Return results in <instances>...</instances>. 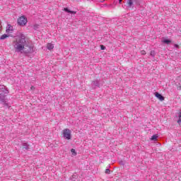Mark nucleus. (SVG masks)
<instances>
[{
	"label": "nucleus",
	"instance_id": "23",
	"mask_svg": "<svg viewBox=\"0 0 181 181\" xmlns=\"http://www.w3.org/2000/svg\"><path fill=\"white\" fill-rule=\"evenodd\" d=\"M11 31V29H9V28H7L6 29V32L8 33V32H10Z\"/></svg>",
	"mask_w": 181,
	"mask_h": 181
},
{
	"label": "nucleus",
	"instance_id": "14",
	"mask_svg": "<svg viewBox=\"0 0 181 181\" xmlns=\"http://www.w3.org/2000/svg\"><path fill=\"white\" fill-rule=\"evenodd\" d=\"M71 152L72 155H74V156H76V155H77V152H76V149H74V148H71Z\"/></svg>",
	"mask_w": 181,
	"mask_h": 181
},
{
	"label": "nucleus",
	"instance_id": "27",
	"mask_svg": "<svg viewBox=\"0 0 181 181\" xmlns=\"http://www.w3.org/2000/svg\"><path fill=\"white\" fill-rule=\"evenodd\" d=\"M1 28H2V25H1V21H0V33H1Z\"/></svg>",
	"mask_w": 181,
	"mask_h": 181
},
{
	"label": "nucleus",
	"instance_id": "31",
	"mask_svg": "<svg viewBox=\"0 0 181 181\" xmlns=\"http://www.w3.org/2000/svg\"><path fill=\"white\" fill-rule=\"evenodd\" d=\"M109 168H111V165H109Z\"/></svg>",
	"mask_w": 181,
	"mask_h": 181
},
{
	"label": "nucleus",
	"instance_id": "12",
	"mask_svg": "<svg viewBox=\"0 0 181 181\" xmlns=\"http://www.w3.org/2000/svg\"><path fill=\"white\" fill-rule=\"evenodd\" d=\"M54 47V46L52 43H48L47 45V49H48V50H52V49H53Z\"/></svg>",
	"mask_w": 181,
	"mask_h": 181
},
{
	"label": "nucleus",
	"instance_id": "24",
	"mask_svg": "<svg viewBox=\"0 0 181 181\" xmlns=\"http://www.w3.org/2000/svg\"><path fill=\"white\" fill-rule=\"evenodd\" d=\"M30 90H35V86H31Z\"/></svg>",
	"mask_w": 181,
	"mask_h": 181
},
{
	"label": "nucleus",
	"instance_id": "4",
	"mask_svg": "<svg viewBox=\"0 0 181 181\" xmlns=\"http://www.w3.org/2000/svg\"><path fill=\"white\" fill-rule=\"evenodd\" d=\"M62 135L64 139H67V141H70L71 139V130L70 129H65L62 131Z\"/></svg>",
	"mask_w": 181,
	"mask_h": 181
},
{
	"label": "nucleus",
	"instance_id": "25",
	"mask_svg": "<svg viewBox=\"0 0 181 181\" xmlns=\"http://www.w3.org/2000/svg\"><path fill=\"white\" fill-rule=\"evenodd\" d=\"M177 90H181V86H177Z\"/></svg>",
	"mask_w": 181,
	"mask_h": 181
},
{
	"label": "nucleus",
	"instance_id": "3",
	"mask_svg": "<svg viewBox=\"0 0 181 181\" xmlns=\"http://www.w3.org/2000/svg\"><path fill=\"white\" fill-rule=\"evenodd\" d=\"M18 26H26L28 23V18L25 16H22L17 19Z\"/></svg>",
	"mask_w": 181,
	"mask_h": 181
},
{
	"label": "nucleus",
	"instance_id": "6",
	"mask_svg": "<svg viewBox=\"0 0 181 181\" xmlns=\"http://www.w3.org/2000/svg\"><path fill=\"white\" fill-rule=\"evenodd\" d=\"M154 95L160 101H165V97L163 95H162V94L159 93L158 92H155Z\"/></svg>",
	"mask_w": 181,
	"mask_h": 181
},
{
	"label": "nucleus",
	"instance_id": "22",
	"mask_svg": "<svg viewBox=\"0 0 181 181\" xmlns=\"http://www.w3.org/2000/svg\"><path fill=\"white\" fill-rule=\"evenodd\" d=\"M119 164H120V165H125V163H124V161H122V160L119 161Z\"/></svg>",
	"mask_w": 181,
	"mask_h": 181
},
{
	"label": "nucleus",
	"instance_id": "19",
	"mask_svg": "<svg viewBox=\"0 0 181 181\" xmlns=\"http://www.w3.org/2000/svg\"><path fill=\"white\" fill-rule=\"evenodd\" d=\"M100 49L105 50V46H104L103 45H100Z\"/></svg>",
	"mask_w": 181,
	"mask_h": 181
},
{
	"label": "nucleus",
	"instance_id": "16",
	"mask_svg": "<svg viewBox=\"0 0 181 181\" xmlns=\"http://www.w3.org/2000/svg\"><path fill=\"white\" fill-rule=\"evenodd\" d=\"M0 103H2L4 107H9V105L8 104V103H6V100H4V102H0Z\"/></svg>",
	"mask_w": 181,
	"mask_h": 181
},
{
	"label": "nucleus",
	"instance_id": "1",
	"mask_svg": "<svg viewBox=\"0 0 181 181\" xmlns=\"http://www.w3.org/2000/svg\"><path fill=\"white\" fill-rule=\"evenodd\" d=\"M14 49L17 53H24V54H29L33 52V46L26 40V37L21 34L18 37L14 45Z\"/></svg>",
	"mask_w": 181,
	"mask_h": 181
},
{
	"label": "nucleus",
	"instance_id": "29",
	"mask_svg": "<svg viewBox=\"0 0 181 181\" xmlns=\"http://www.w3.org/2000/svg\"><path fill=\"white\" fill-rule=\"evenodd\" d=\"M123 4H127V1H123Z\"/></svg>",
	"mask_w": 181,
	"mask_h": 181
},
{
	"label": "nucleus",
	"instance_id": "9",
	"mask_svg": "<svg viewBox=\"0 0 181 181\" xmlns=\"http://www.w3.org/2000/svg\"><path fill=\"white\" fill-rule=\"evenodd\" d=\"M22 149L23 151H29V149H30V148L29 147V145L28 144V143H23L22 144Z\"/></svg>",
	"mask_w": 181,
	"mask_h": 181
},
{
	"label": "nucleus",
	"instance_id": "26",
	"mask_svg": "<svg viewBox=\"0 0 181 181\" xmlns=\"http://www.w3.org/2000/svg\"><path fill=\"white\" fill-rule=\"evenodd\" d=\"M119 4H122V0H119Z\"/></svg>",
	"mask_w": 181,
	"mask_h": 181
},
{
	"label": "nucleus",
	"instance_id": "17",
	"mask_svg": "<svg viewBox=\"0 0 181 181\" xmlns=\"http://www.w3.org/2000/svg\"><path fill=\"white\" fill-rule=\"evenodd\" d=\"M105 173H106V175H110L111 173V170H109V168H107L105 171Z\"/></svg>",
	"mask_w": 181,
	"mask_h": 181
},
{
	"label": "nucleus",
	"instance_id": "15",
	"mask_svg": "<svg viewBox=\"0 0 181 181\" xmlns=\"http://www.w3.org/2000/svg\"><path fill=\"white\" fill-rule=\"evenodd\" d=\"M155 54H156L155 50L151 51L150 56H151V57H155Z\"/></svg>",
	"mask_w": 181,
	"mask_h": 181
},
{
	"label": "nucleus",
	"instance_id": "5",
	"mask_svg": "<svg viewBox=\"0 0 181 181\" xmlns=\"http://www.w3.org/2000/svg\"><path fill=\"white\" fill-rule=\"evenodd\" d=\"M127 1V4H124V6H127V8H134V6L135 5L134 4V2L135 4H138L139 2V0H125Z\"/></svg>",
	"mask_w": 181,
	"mask_h": 181
},
{
	"label": "nucleus",
	"instance_id": "18",
	"mask_svg": "<svg viewBox=\"0 0 181 181\" xmlns=\"http://www.w3.org/2000/svg\"><path fill=\"white\" fill-rule=\"evenodd\" d=\"M33 29H35V30H36L37 29H39V25L37 24L34 25Z\"/></svg>",
	"mask_w": 181,
	"mask_h": 181
},
{
	"label": "nucleus",
	"instance_id": "7",
	"mask_svg": "<svg viewBox=\"0 0 181 181\" xmlns=\"http://www.w3.org/2000/svg\"><path fill=\"white\" fill-rule=\"evenodd\" d=\"M63 11L66 12V13H71L72 15H76L77 13L76 11H71L68 7L64 8Z\"/></svg>",
	"mask_w": 181,
	"mask_h": 181
},
{
	"label": "nucleus",
	"instance_id": "30",
	"mask_svg": "<svg viewBox=\"0 0 181 181\" xmlns=\"http://www.w3.org/2000/svg\"><path fill=\"white\" fill-rule=\"evenodd\" d=\"M105 6H107V4H104Z\"/></svg>",
	"mask_w": 181,
	"mask_h": 181
},
{
	"label": "nucleus",
	"instance_id": "10",
	"mask_svg": "<svg viewBox=\"0 0 181 181\" xmlns=\"http://www.w3.org/2000/svg\"><path fill=\"white\" fill-rule=\"evenodd\" d=\"M92 84H93V86H95V87H98L100 88V80L96 79L95 81H93L92 82Z\"/></svg>",
	"mask_w": 181,
	"mask_h": 181
},
{
	"label": "nucleus",
	"instance_id": "2",
	"mask_svg": "<svg viewBox=\"0 0 181 181\" xmlns=\"http://www.w3.org/2000/svg\"><path fill=\"white\" fill-rule=\"evenodd\" d=\"M8 94H9L8 88L4 85H0V103H5V100H8V98H6Z\"/></svg>",
	"mask_w": 181,
	"mask_h": 181
},
{
	"label": "nucleus",
	"instance_id": "20",
	"mask_svg": "<svg viewBox=\"0 0 181 181\" xmlns=\"http://www.w3.org/2000/svg\"><path fill=\"white\" fill-rule=\"evenodd\" d=\"M174 47H175L176 49H180V47L177 44H175Z\"/></svg>",
	"mask_w": 181,
	"mask_h": 181
},
{
	"label": "nucleus",
	"instance_id": "8",
	"mask_svg": "<svg viewBox=\"0 0 181 181\" xmlns=\"http://www.w3.org/2000/svg\"><path fill=\"white\" fill-rule=\"evenodd\" d=\"M162 43H164L165 45H170L172 43V40L169 39H166L165 37H163Z\"/></svg>",
	"mask_w": 181,
	"mask_h": 181
},
{
	"label": "nucleus",
	"instance_id": "21",
	"mask_svg": "<svg viewBox=\"0 0 181 181\" xmlns=\"http://www.w3.org/2000/svg\"><path fill=\"white\" fill-rule=\"evenodd\" d=\"M141 54L145 55L146 54V52L145 50L141 51Z\"/></svg>",
	"mask_w": 181,
	"mask_h": 181
},
{
	"label": "nucleus",
	"instance_id": "11",
	"mask_svg": "<svg viewBox=\"0 0 181 181\" xmlns=\"http://www.w3.org/2000/svg\"><path fill=\"white\" fill-rule=\"evenodd\" d=\"M158 136H158V134H153V135L151 136V139L155 142V141H158Z\"/></svg>",
	"mask_w": 181,
	"mask_h": 181
},
{
	"label": "nucleus",
	"instance_id": "28",
	"mask_svg": "<svg viewBox=\"0 0 181 181\" xmlns=\"http://www.w3.org/2000/svg\"><path fill=\"white\" fill-rule=\"evenodd\" d=\"M105 0L100 1L99 2H100V3H102V4H103V2H105Z\"/></svg>",
	"mask_w": 181,
	"mask_h": 181
},
{
	"label": "nucleus",
	"instance_id": "13",
	"mask_svg": "<svg viewBox=\"0 0 181 181\" xmlns=\"http://www.w3.org/2000/svg\"><path fill=\"white\" fill-rule=\"evenodd\" d=\"M6 37H9V35L4 34L3 35H1L0 37V40H5V39H6Z\"/></svg>",
	"mask_w": 181,
	"mask_h": 181
}]
</instances>
